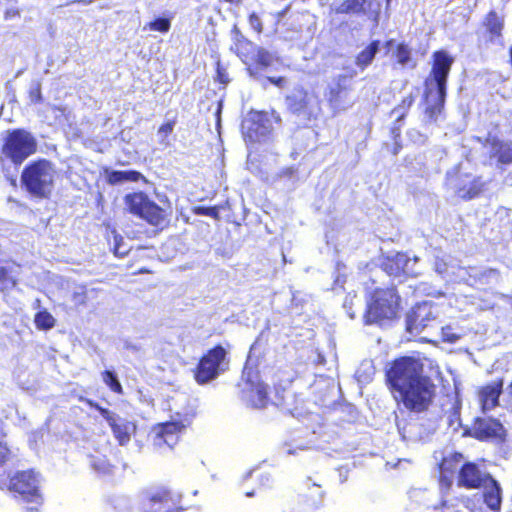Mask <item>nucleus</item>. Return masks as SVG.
<instances>
[{"label":"nucleus","mask_w":512,"mask_h":512,"mask_svg":"<svg viewBox=\"0 0 512 512\" xmlns=\"http://www.w3.org/2000/svg\"><path fill=\"white\" fill-rule=\"evenodd\" d=\"M453 62L454 58L446 51H436L433 54L432 68L425 79V114L430 121H436L444 107L447 78Z\"/></svg>","instance_id":"obj_1"},{"label":"nucleus","mask_w":512,"mask_h":512,"mask_svg":"<svg viewBox=\"0 0 512 512\" xmlns=\"http://www.w3.org/2000/svg\"><path fill=\"white\" fill-rule=\"evenodd\" d=\"M57 172L54 165L41 159L27 165L21 174V182L26 191L33 197L48 198L53 189Z\"/></svg>","instance_id":"obj_2"},{"label":"nucleus","mask_w":512,"mask_h":512,"mask_svg":"<svg viewBox=\"0 0 512 512\" xmlns=\"http://www.w3.org/2000/svg\"><path fill=\"white\" fill-rule=\"evenodd\" d=\"M9 491L20 496L27 504L26 512H39L43 503V495L40 491L38 476L33 469L16 471L8 483Z\"/></svg>","instance_id":"obj_3"},{"label":"nucleus","mask_w":512,"mask_h":512,"mask_svg":"<svg viewBox=\"0 0 512 512\" xmlns=\"http://www.w3.org/2000/svg\"><path fill=\"white\" fill-rule=\"evenodd\" d=\"M399 311V297L394 289H378L368 303L365 314L367 324L379 323L383 320H392Z\"/></svg>","instance_id":"obj_4"},{"label":"nucleus","mask_w":512,"mask_h":512,"mask_svg":"<svg viewBox=\"0 0 512 512\" xmlns=\"http://www.w3.org/2000/svg\"><path fill=\"white\" fill-rule=\"evenodd\" d=\"M126 210L145 220L152 226H161L166 221V212L143 192H134L124 197Z\"/></svg>","instance_id":"obj_5"},{"label":"nucleus","mask_w":512,"mask_h":512,"mask_svg":"<svg viewBox=\"0 0 512 512\" xmlns=\"http://www.w3.org/2000/svg\"><path fill=\"white\" fill-rule=\"evenodd\" d=\"M435 386H390L391 393L398 403L412 412L426 411L435 396Z\"/></svg>","instance_id":"obj_6"},{"label":"nucleus","mask_w":512,"mask_h":512,"mask_svg":"<svg viewBox=\"0 0 512 512\" xmlns=\"http://www.w3.org/2000/svg\"><path fill=\"white\" fill-rule=\"evenodd\" d=\"M37 150V141L34 136L21 129L8 134L2 148L3 155L14 164L19 165Z\"/></svg>","instance_id":"obj_7"},{"label":"nucleus","mask_w":512,"mask_h":512,"mask_svg":"<svg viewBox=\"0 0 512 512\" xmlns=\"http://www.w3.org/2000/svg\"><path fill=\"white\" fill-rule=\"evenodd\" d=\"M480 442H492L503 445L507 441L508 432L501 421L494 417H475L471 427L465 432Z\"/></svg>","instance_id":"obj_8"},{"label":"nucleus","mask_w":512,"mask_h":512,"mask_svg":"<svg viewBox=\"0 0 512 512\" xmlns=\"http://www.w3.org/2000/svg\"><path fill=\"white\" fill-rule=\"evenodd\" d=\"M190 426V421L173 420L157 423L151 428V441L154 449H173L180 440L181 434Z\"/></svg>","instance_id":"obj_9"},{"label":"nucleus","mask_w":512,"mask_h":512,"mask_svg":"<svg viewBox=\"0 0 512 512\" xmlns=\"http://www.w3.org/2000/svg\"><path fill=\"white\" fill-rule=\"evenodd\" d=\"M227 352L222 346L211 349L199 362L195 378L199 383L215 380L228 369Z\"/></svg>","instance_id":"obj_10"},{"label":"nucleus","mask_w":512,"mask_h":512,"mask_svg":"<svg viewBox=\"0 0 512 512\" xmlns=\"http://www.w3.org/2000/svg\"><path fill=\"white\" fill-rule=\"evenodd\" d=\"M284 391V386H247L241 391V399L251 408H264L269 403L281 405L284 397L280 392Z\"/></svg>","instance_id":"obj_11"},{"label":"nucleus","mask_w":512,"mask_h":512,"mask_svg":"<svg viewBox=\"0 0 512 512\" xmlns=\"http://www.w3.org/2000/svg\"><path fill=\"white\" fill-rule=\"evenodd\" d=\"M422 364L412 357L395 360L387 370L389 384H421Z\"/></svg>","instance_id":"obj_12"},{"label":"nucleus","mask_w":512,"mask_h":512,"mask_svg":"<svg viewBox=\"0 0 512 512\" xmlns=\"http://www.w3.org/2000/svg\"><path fill=\"white\" fill-rule=\"evenodd\" d=\"M350 78L344 74L334 76L327 84L324 97L334 111H343L351 106L348 99Z\"/></svg>","instance_id":"obj_13"},{"label":"nucleus","mask_w":512,"mask_h":512,"mask_svg":"<svg viewBox=\"0 0 512 512\" xmlns=\"http://www.w3.org/2000/svg\"><path fill=\"white\" fill-rule=\"evenodd\" d=\"M464 455L461 452H451L445 455L437 464L438 484L442 496H447L452 489L456 473L463 464Z\"/></svg>","instance_id":"obj_14"},{"label":"nucleus","mask_w":512,"mask_h":512,"mask_svg":"<svg viewBox=\"0 0 512 512\" xmlns=\"http://www.w3.org/2000/svg\"><path fill=\"white\" fill-rule=\"evenodd\" d=\"M436 316V307L432 303L423 302L417 304L407 315V330L411 334H420L430 326V323L436 319Z\"/></svg>","instance_id":"obj_15"},{"label":"nucleus","mask_w":512,"mask_h":512,"mask_svg":"<svg viewBox=\"0 0 512 512\" xmlns=\"http://www.w3.org/2000/svg\"><path fill=\"white\" fill-rule=\"evenodd\" d=\"M447 186L463 199L475 197L481 190V184L471 175L463 174L459 170L447 173Z\"/></svg>","instance_id":"obj_16"},{"label":"nucleus","mask_w":512,"mask_h":512,"mask_svg":"<svg viewBox=\"0 0 512 512\" xmlns=\"http://www.w3.org/2000/svg\"><path fill=\"white\" fill-rule=\"evenodd\" d=\"M491 477L488 473H482L476 463L464 462L457 474V486L468 490L480 489L486 486Z\"/></svg>","instance_id":"obj_17"},{"label":"nucleus","mask_w":512,"mask_h":512,"mask_svg":"<svg viewBox=\"0 0 512 512\" xmlns=\"http://www.w3.org/2000/svg\"><path fill=\"white\" fill-rule=\"evenodd\" d=\"M236 53L243 59V61H247L249 58L248 54L250 50L252 51V59L262 68H267L273 65V63L277 60L276 56L264 48L254 46L250 41L244 39H237V43L235 44Z\"/></svg>","instance_id":"obj_18"},{"label":"nucleus","mask_w":512,"mask_h":512,"mask_svg":"<svg viewBox=\"0 0 512 512\" xmlns=\"http://www.w3.org/2000/svg\"><path fill=\"white\" fill-rule=\"evenodd\" d=\"M103 418L108 422L114 437L120 445H125L130 441V423L111 413L108 409L95 406Z\"/></svg>","instance_id":"obj_19"},{"label":"nucleus","mask_w":512,"mask_h":512,"mask_svg":"<svg viewBox=\"0 0 512 512\" xmlns=\"http://www.w3.org/2000/svg\"><path fill=\"white\" fill-rule=\"evenodd\" d=\"M143 502L148 509L156 512L174 503L173 492L168 487H157L144 494Z\"/></svg>","instance_id":"obj_20"},{"label":"nucleus","mask_w":512,"mask_h":512,"mask_svg":"<svg viewBox=\"0 0 512 512\" xmlns=\"http://www.w3.org/2000/svg\"><path fill=\"white\" fill-rule=\"evenodd\" d=\"M265 115L262 113H255L250 118L246 119L242 124L243 134L249 138L250 141H260L265 137L270 130L266 125Z\"/></svg>","instance_id":"obj_21"},{"label":"nucleus","mask_w":512,"mask_h":512,"mask_svg":"<svg viewBox=\"0 0 512 512\" xmlns=\"http://www.w3.org/2000/svg\"><path fill=\"white\" fill-rule=\"evenodd\" d=\"M418 258L410 259L404 253H397L392 258L388 259V262L385 265V269L391 275H398L401 272L407 275H414L416 271L414 270V265L417 262Z\"/></svg>","instance_id":"obj_22"},{"label":"nucleus","mask_w":512,"mask_h":512,"mask_svg":"<svg viewBox=\"0 0 512 512\" xmlns=\"http://www.w3.org/2000/svg\"><path fill=\"white\" fill-rule=\"evenodd\" d=\"M503 386H482L478 392L480 408L483 413L493 410L499 405V397Z\"/></svg>","instance_id":"obj_23"},{"label":"nucleus","mask_w":512,"mask_h":512,"mask_svg":"<svg viewBox=\"0 0 512 512\" xmlns=\"http://www.w3.org/2000/svg\"><path fill=\"white\" fill-rule=\"evenodd\" d=\"M484 488L486 489L483 493L484 503L492 512H500L502 497L499 483L491 477Z\"/></svg>","instance_id":"obj_24"},{"label":"nucleus","mask_w":512,"mask_h":512,"mask_svg":"<svg viewBox=\"0 0 512 512\" xmlns=\"http://www.w3.org/2000/svg\"><path fill=\"white\" fill-rule=\"evenodd\" d=\"M488 142L492 146V152L497 155L502 163H512V142L501 143L497 139H489Z\"/></svg>","instance_id":"obj_25"},{"label":"nucleus","mask_w":512,"mask_h":512,"mask_svg":"<svg viewBox=\"0 0 512 512\" xmlns=\"http://www.w3.org/2000/svg\"><path fill=\"white\" fill-rule=\"evenodd\" d=\"M143 178L141 173L137 171H112L108 173V182L110 184H121L124 182H137Z\"/></svg>","instance_id":"obj_26"},{"label":"nucleus","mask_w":512,"mask_h":512,"mask_svg":"<svg viewBox=\"0 0 512 512\" xmlns=\"http://www.w3.org/2000/svg\"><path fill=\"white\" fill-rule=\"evenodd\" d=\"M379 49V41H373L356 57V65L362 70L369 66Z\"/></svg>","instance_id":"obj_27"},{"label":"nucleus","mask_w":512,"mask_h":512,"mask_svg":"<svg viewBox=\"0 0 512 512\" xmlns=\"http://www.w3.org/2000/svg\"><path fill=\"white\" fill-rule=\"evenodd\" d=\"M34 323L39 330H50L55 327L56 319L46 309L36 313Z\"/></svg>","instance_id":"obj_28"},{"label":"nucleus","mask_w":512,"mask_h":512,"mask_svg":"<svg viewBox=\"0 0 512 512\" xmlns=\"http://www.w3.org/2000/svg\"><path fill=\"white\" fill-rule=\"evenodd\" d=\"M366 0H345L337 8V13L357 14L364 10Z\"/></svg>","instance_id":"obj_29"},{"label":"nucleus","mask_w":512,"mask_h":512,"mask_svg":"<svg viewBox=\"0 0 512 512\" xmlns=\"http://www.w3.org/2000/svg\"><path fill=\"white\" fill-rule=\"evenodd\" d=\"M286 101L291 110L300 111L306 107V94L302 90L295 91Z\"/></svg>","instance_id":"obj_30"},{"label":"nucleus","mask_w":512,"mask_h":512,"mask_svg":"<svg viewBox=\"0 0 512 512\" xmlns=\"http://www.w3.org/2000/svg\"><path fill=\"white\" fill-rule=\"evenodd\" d=\"M44 116L47 120L53 119L56 124H61L67 119L66 109L56 106H47L44 111Z\"/></svg>","instance_id":"obj_31"},{"label":"nucleus","mask_w":512,"mask_h":512,"mask_svg":"<svg viewBox=\"0 0 512 512\" xmlns=\"http://www.w3.org/2000/svg\"><path fill=\"white\" fill-rule=\"evenodd\" d=\"M486 26L492 34L498 36L503 27V19L495 12H490L486 19Z\"/></svg>","instance_id":"obj_32"},{"label":"nucleus","mask_w":512,"mask_h":512,"mask_svg":"<svg viewBox=\"0 0 512 512\" xmlns=\"http://www.w3.org/2000/svg\"><path fill=\"white\" fill-rule=\"evenodd\" d=\"M171 22L166 18H158L154 21L148 23L145 28H148L151 31H159L162 33H167L170 30Z\"/></svg>","instance_id":"obj_33"},{"label":"nucleus","mask_w":512,"mask_h":512,"mask_svg":"<svg viewBox=\"0 0 512 512\" xmlns=\"http://www.w3.org/2000/svg\"><path fill=\"white\" fill-rule=\"evenodd\" d=\"M395 57L401 65H408L411 62V51L405 44H399L395 52Z\"/></svg>","instance_id":"obj_34"},{"label":"nucleus","mask_w":512,"mask_h":512,"mask_svg":"<svg viewBox=\"0 0 512 512\" xmlns=\"http://www.w3.org/2000/svg\"><path fill=\"white\" fill-rule=\"evenodd\" d=\"M71 300L75 304V306H84L87 302V291L83 286L76 287L72 294Z\"/></svg>","instance_id":"obj_35"},{"label":"nucleus","mask_w":512,"mask_h":512,"mask_svg":"<svg viewBox=\"0 0 512 512\" xmlns=\"http://www.w3.org/2000/svg\"><path fill=\"white\" fill-rule=\"evenodd\" d=\"M373 370L371 362H363L359 370L356 372L357 381L360 383L370 381L369 376L373 373Z\"/></svg>","instance_id":"obj_36"},{"label":"nucleus","mask_w":512,"mask_h":512,"mask_svg":"<svg viewBox=\"0 0 512 512\" xmlns=\"http://www.w3.org/2000/svg\"><path fill=\"white\" fill-rule=\"evenodd\" d=\"M461 338L459 334H456L452 331L451 326H446L442 328V339L445 342L455 343Z\"/></svg>","instance_id":"obj_37"},{"label":"nucleus","mask_w":512,"mask_h":512,"mask_svg":"<svg viewBox=\"0 0 512 512\" xmlns=\"http://www.w3.org/2000/svg\"><path fill=\"white\" fill-rule=\"evenodd\" d=\"M243 377H245V381L247 384H255L256 383L257 374L254 372V370L250 366L249 362H247L244 367Z\"/></svg>","instance_id":"obj_38"},{"label":"nucleus","mask_w":512,"mask_h":512,"mask_svg":"<svg viewBox=\"0 0 512 512\" xmlns=\"http://www.w3.org/2000/svg\"><path fill=\"white\" fill-rule=\"evenodd\" d=\"M448 264L445 256H436L435 259V271L439 274H444L447 272Z\"/></svg>","instance_id":"obj_39"},{"label":"nucleus","mask_w":512,"mask_h":512,"mask_svg":"<svg viewBox=\"0 0 512 512\" xmlns=\"http://www.w3.org/2000/svg\"><path fill=\"white\" fill-rule=\"evenodd\" d=\"M249 23L251 27L258 33L262 32V23L260 18L255 14H251L249 17Z\"/></svg>","instance_id":"obj_40"},{"label":"nucleus","mask_w":512,"mask_h":512,"mask_svg":"<svg viewBox=\"0 0 512 512\" xmlns=\"http://www.w3.org/2000/svg\"><path fill=\"white\" fill-rule=\"evenodd\" d=\"M30 99L32 102H39L42 99L40 85L37 84L35 88L30 90Z\"/></svg>","instance_id":"obj_41"},{"label":"nucleus","mask_w":512,"mask_h":512,"mask_svg":"<svg viewBox=\"0 0 512 512\" xmlns=\"http://www.w3.org/2000/svg\"><path fill=\"white\" fill-rule=\"evenodd\" d=\"M268 81L279 88L285 87L286 83H287V80L284 77H278V78L269 77Z\"/></svg>","instance_id":"obj_42"},{"label":"nucleus","mask_w":512,"mask_h":512,"mask_svg":"<svg viewBox=\"0 0 512 512\" xmlns=\"http://www.w3.org/2000/svg\"><path fill=\"white\" fill-rule=\"evenodd\" d=\"M173 131V124L172 123H165L163 124L159 130L158 133L160 135H163L164 137L168 136Z\"/></svg>","instance_id":"obj_43"},{"label":"nucleus","mask_w":512,"mask_h":512,"mask_svg":"<svg viewBox=\"0 0 512 512\" xmlns=\"http://www.w3.org/2000/svg\"><path fill=\"white\" fill-rule=\"evenodd\" d=\"M104 382L106 384H115V385L120 384L118 382V380L116 379L115 375L109 371L105 373Z\"/></svg>","instance_id":"obj_44"},{"label":"nucleus","mask_w":512,"mask_h":512,"mask_svg":"<svg viewBox=\"0 0 512 512\" xmlns=\"http://www.w3.org/2000/svg\"><path fill=\"white\" fill-rule=\"evenodd\" d=\"M452 393L454 394V397H455V403L453 404V407L456 408V409H459L460 405H461V402H460V399H459V391H458V386L457 385L453 386Z\"/></svg>","instance_id":"obj_45"},{"label":"nucleus","mask_w":512,"mask_h":512,"mask_svg":"<svg viewBox=\"0 0 512 512\" xmlns=\"http://www.w3.org/2000/svg\"><path fill=\"white\" fill-rule=\"evenodd\" d=\"M198 213H202L209 216H214L216 214L214 208H199Z\"/></svg>","instance_id":"obj_46"},{"label":"nucleus","mask_w":512,"mask_h":512,"mask_svg":"<svg viewBox=\"0 0 512 512\" xmlns=\"http://www.w3.org/2000/svg\"><path fill=\"white\" fill-rule=\"evenodd\" d=\"M412 103H413L412 96H408V97L403 99L402 106L399 109L405 108V107H410L412 105Z\"/></svg>","instance_id":"obj_47"},{"label":"nucleus","mask_w":512,"mask_h":512,"mask_svg":"<svg viewBox=\"0 0 512 512\" xmlns=\"http://www.w3.org/2000/svg\"><path fill=\"white\" fill-rule=\"evenodd\" d=\"M471 512H492L491 510H487L486 508L479 506L475 507L471 510Z\"/></svg>","instance_id":"obj_48"},{"label":"nucleus","mask_w":512,"mask_h":512,"mask_svg":"<svg viewBox=\"0 0 512 512\" xmlns=\"http://www.w3.org/2000/svg\"><path fill=\"white\" fill-rule=\"evenodd\" d=\"M116 393H122V386H110Z\"/></svg>","instance_id":"obj_49"},{"label":"nucleus","mask_w":512,"mask_h":512,"mask_svg":"<svg viewBox=\"0 0 512 512\" xmlns=\"http://www.w3.org/2000/svg\"><path fill=\"white\" fill-rule=\"evenodd\" d=\"M40 304H41V301L39 299H36L34 304H33V307L36 309V308H40Z\"/></svg>","instance_id":"obj_50"},{"label":"nucleus","mask_w":512,"mask_h":512,"mask_svg":"<svg viewBox=\"0 0 512 512\" xmlns=\"http://www.w3.org/2000/svg\"><path fill=\"white\" fill-rule=\"evenodd\" d=\"M72 2H85V3H90V2H92V0H72Z\"/></svg>","instance_id":"obj_51"},{"label":"nucleus","mask_w":512,"mask_h":512,"mask_svg":"<svg viewBox=\"0 0 512 512\" xmlns=\"http://www.w3.org/2000/svg\"><path fill=\"white\" fill-rule=\"evenodd\" d=\"M393 44H394V41H393V40H390V41H388V42L386 43V46H387L388 48H390V47H392V45H393Z\"/></svg>","instance_id":"obj_52"},{"label":"nucleus","mask_w":512,"mask_h":512,"mask_svg":"<svg viewBox=\"0 0 512 512\" xmlns=\"http://www.w3.org/2000/svg\"><path fill=\"white\" fill-rule=\"evenodd\" d=\"M245 494H246V496L251 497V496L254 495V492L253 491H249V492H246Z\"/></svg>","instance_id":"obj_53"},{"label":"nucleus","mask_w":512,"mask_h":512,"mask_svg":"<svg viewBox=\"0 0 512 512\" xmlns=\"http://www.w3.org/2000/svg\"><path fill=\"white\" fill-rule=\"evenodd\" d=\"M441 506L442 507H446L447 506V501L446 500H442L441 501Z\"/></svg>","instance_id":"obj_54"},{"label":"nucleus","mask_w":512,"mask_h":512,"mask_svg":"<svg viewBox=\"0 0 512 512\" xmlns=\"http://www.w3.org/2000/svg\"><path fill=\"white\" fill-rule=\"evenodd\" d=\"M349 316H350V318L353 319L354 318V313L349 312Z\"/></svg>","instance_id":"obj_55"},{"label":"nucleus","mask_w":512,"mask_h":512,"mask_svg":"<svg viewBox=\"0 0 512 512\" xmlns=\"http://www.w3.org/2000/svg\"><path fill=\"white\" fill-rule=\"evenodd\" d=\"M248 70H249V72H250V74H251V75H253V74H254V72H253L252 68H249Z\"/></svg>","instance_id":"obj_56"},{"label":"nucleus","mask_w":512,"mask_h":512,"mask_svg":"<svg viewBox=\"0 0 512 512\" xmlns=\"http://www.w3.org/2000/svg\"><path fill=\"white\" fill-rule=\"evenodd\" d=\"M11 286H15V281L11 280Z\"/></svg>","instance_id":"obj_57"},{"label":"nucleus","mask_w":512,"mask_h":512,"mask_svg":"<svg viewBox=\"0 0 512 512\" xmlns=\"http://www.w3.org/2000/svg\"><path fill=\"white\" fill-rule=\"evenodd\" d=\"M511 394H512V391H511Z\"/></svg>","instance_id":"obj_58"}]
</instances>
